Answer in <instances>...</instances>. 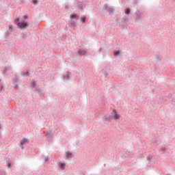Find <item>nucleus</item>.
Masks as SVG:
<instances>
[{
    "mask_svg": "<svg viewBox=\"0 0 175 175\" xmlns=\"http://www.w3.org/2000/svg\"><path fill=\"white\" fill-rule=\"evenodd\" d=\"M66 157L67 158H70L72 157V153L70 152H67Z\"/></svg>",
    "mask_w": 175,
    "mask_h": 175,
    "instance_id": "nucleus-5",
    "label": "nucleus"
},
{
    "mask_svg": "<svg viewBox=\"0 0 175 175\" xmlns=\"http://www.w3.org/2000/svg\"><path fill=\"white\" fill-rule=\"evenodd\" d=\"M33 3L34 5H36L38 3V1L36 0H33Z\"/></svg>",
    "mask_w": 175,
    "mask_h": 175,
    "instance_id": "nucleus-14",
    "label": "nucleus"
},
{
    "mask_svg": "<svg viewBox=\"0 0 175 175\" xmlns=\"http://www.w3.org/2000/svg\"><path fill=\"white\" fill-rule=\"evenodd\" d=\"M9 29H10V31H13V25H10Z\"/></svg>",
    "mask_w": 175,
    "mask_h": 175,
    "instance_id": "nucleus-13",
    "label": "nucleus"
},
{
    "mask_svg": "<svg viewBox=\"0 0 175 175\" xmlns=\"http://www.w3.org/2000/svg\"><path fill=\"white\" fill-rule=\"evenodd\" d=\"M60 169H62V170L65 169V163H62L60 164Z\"/></svg>",
    "mask_w": 175,
    "mask_h": 175,
    "instance_id": "nucleus-6",
    "label": "nucleus"
},
{
    "mask_svg": "<svg viewBox=\"0 0 175 175\" xmlns=\"http://www.w3.org/2000/svg\"><path fill=\"white\" fill-rule=\"evenodd\" d=\"M113 119L114 120H120L121 116L117 114V111L116 110H113Z\"/></svg>",
    "mask_w": 175,
    "mask_h": 175,
    "instance_id": "nucleus-2",
    "label": "nucleus"
},
{
    "mask_svg": "<svg viewBox=\"0 0 175 175\" xmlns=\"http://www.w3.org/2000/svg\"><path fill=\"white\" fill-rule=\"evenodd\" d=\"M1 128H2V126L0 124V129H1Z\"/></svg>",
    "mask_w": 175,
    "mask_h": 175,
    "instance_id": "nucleus-17",
    "label": "nucleus"
},
{
    "mask_svg": "<svg viewBox=\"0 0 175 175\" xmlns=\"http://www.w3.org/2000/svg\"><path fill=\"white\" fill-rule=\"evenodd\" d=\"M70 76V73L68 72V73L66 74V79H69Z\"/></svg>",
    "mask_w": 175,
    "mask_h": 175,
    "instance_id": "nucleus-12",
    "label": "nucleus"
},
{
    "mask_svg": "<svg viewBox=\"0 0 175 175\" xmlns=\"http://www.w3.org/2000/svg\"><path fill=\"white\" fill-rule=\"evenodd\" d=\"M114 55H120V52L118 51H114Z\"/></svg>",
    "mask_w": 175,
    "mask_h": 175,
    "instance_id": "nucleus-10",
    "label": "nucleus"
},
{
    "mask_svg": "<svg viewBox=\"0 0 175 175\" xmlns=\"http://www.w3.org/2000/svg\"><path fill=\"white\" fill-rule=\"evenodd\" d=\"M18 21H20V18H17L16 19H15L16 24H18V23H20Z\"/></svg>",
    "mask_w": 175,
    "mask_h": 175,
    "instance_id": "nucleus-11",
    "label": "nucleus"
},
{
    "mask_svg": "<svg viewBox=\"0 0 175 175\" xmlns=\"http://www.w3.org/2000/svg\"><path fill=\"white\" fill-rule=\"evenodd\" d=\"M33 87H35V82H33L32 83Z\"/></svg>",
    "mask_w": 175,
    "mask_h": 175,
    "instance_id": "nucleus-16",
    "label": "nucleus"
},
{
    "mask_svg": "<svg viewBox=\"0 0 175 175\" xmlns=\"http://www.w3.org/2000/svg\"><path fill=\"white\" fill-rule=\"evenodd\" d=\"M17 25L20 29H24V28H27L28 27V23L25 22H21V23H18Z\"/></svg>",
    "mask_w": 175,
    "mask_h": 175,
    "instance_id": "nucleus-1",
    "label": "nucleus"
},
{
    "mask_svg": "<svg viewBox=\"0 0 175 175\" xmlns=\"http://www.w3.org/2000/svg\"><path fill=\"white\" fill-rule=\"evenodd\" d=\"M125 13L126 14H129L131 13V10L129 8L126 9Z\"/></svg>",
    "mask_w": 175,
    "mask_h": 175,
    "instance_id": "nucleus-8",
    "label": "nucleus"
},
{
    "mask_svg": "<svg viewBox=\"0 0 175 175\" xmlns=\"http://www.w3.org/2000/svg\"><path fill=\"white\" fill-rule=\"evenodd\" d=\"M81 21L82 23H85V17L83 16V17L81 18Z\"/></svg>",
    "mask_w": 175,
    "mask_h": 175,
    "instance_id": "nucleus-9",
    "label": "nucleus"
},
{
    "mask_svg": "<svg viewBox=\"0 0 175 175\" xmlns=\"http://www.w3.org/2000/svg\"><path fill=\"white\" fill-rule=\"evenodd\" d=\"M23 18L25 20H27L28 18V16L27 15L23 16Z\"/></svg>",
    "mask_w": 175,
    "mask_h": 175,
    "instance_id": "nucleus-15",
    "label": "nucleus"
},
{
    "mask_svg": "<svg viewBox=\"0 0 175 175\" xmlns=\"http://www.w3.org/2000/svg\"><path fill=\"white\" fill-rule=\"evenodd\" d=\"M79 54H81V55H85V54H87V52H85V51L79 50Z\"/></svg>",
    "mask_w": 175,
    "mask_h": 175,
    "instance_id": "nucleus-4",
    "label": "nucleus"
},
{
    "mask_svg": "<svg viewBox=\"0 0 175 175\" xmlns=\"http://www.w3.org/2000/svg\"><path fill=\"white\" fill-rule=\"evenodd\" d=\"M27 143H29V141L27 139H23L21 141V144L22 146H24V144H27Z\"/></svg>",
    "mask_w": 175,
    "mask_h": 175,
    "instance_id": "nucleus-3",
    "label": "nucleus"
},
{
    "mask_svg": "<svg viewBox=\"0 0 175 175\" xmlns=\"http://www.w3.org/2000/svg\"><path fill=\"white\" fill-rule=\"evenodd\" d=\"M77 15L76 14H73L70 15V18H77Z\"/></svg>",
    "mask_w": 175,
    "mask_h": 175,
    "instance_id": "nucleus-7",
    "label": "nucleus"
}]
</instances>
